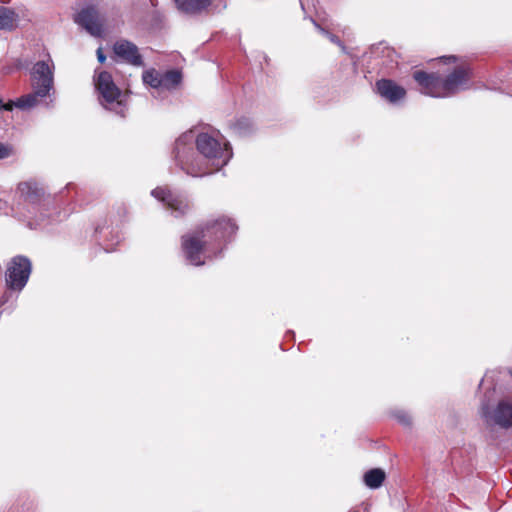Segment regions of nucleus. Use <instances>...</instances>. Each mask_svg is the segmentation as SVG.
Segmentation results:
<instances>
[{"label":"nucleus","instance_id":"nucleus-1","mask_svg":"<svg viewBox=\"0 0 512 512\" xmlns=\"http://www.w3.org/2000/svg\"><path fill=\"white\" fill-rule=\"evenodd\" d=\"M237 229L234 220L224 215L198 225L181 237V249L186 260L195 266L204 265L206 258L211 259L222 251L226 240Z\"/></svg>","mask_w":512,"mask_h":512},{"label":"nucleus","instance_id":"nucleus-2","mask_svg":"<svg viewBox=\"0 0 512 512\" xmlns=\"http://www.w3.org/2000/svg\"><path fill=\"white\" fill-rule=\"evenodd\" d=\"M192 135L184 134L175 141L174 157L179 167L192 177H202L213 172L207 162L197 156L190 146Z\"/></svg>","mask_w":512,"mask_h":512},{"label":"nucleus","instance_id":"nucleus-3","mask_svg":"<svg viewBox=\"0 0 512 512\" xmlns=\"http://www.w3.org/2000/svg\"><path fill=\"white\" fill-rule=\"evenodd\" d=\"M32 270L31 261L22 255L11 259L5 273L8 288L20 291L26 285Z\"/></svg>","mask_w":512,"mask_h":512},{"label":"nucleus","instance_id":"nucleus-4","mask_svg":"<svg viewBox=\"0 0 512 512\" xmlns=\"http://www.w3.org/2000/svg\"><path fill=\"white\" fill-rule=\"evenodd\" d=\"M198 152L206 159H221L226 164L231 156L228 143L223 145L209 133H199L195 139Z\"/></svg>","mask_w":512,"mask_h":512},{"label":"nucleus","instance_id":"nucleus-5","mask_svg":"<svg viewBox=\"0 0 512 512\" xmlns=\"http://www.w3.org/2000/svg\"><path fill=\"white\" fill-rule=\"evenodd\" d=\"M31 85L37 94L49 96L54 87V64L52 60L38 61L31 71Z\"/></svg>","mask_w":512,"mask_h":512},{"label":"nucleus","instance_id":"nucleus-6","mask_svg":"<svg viewBox=\"0 0 512 512\" xmlns=\"http://www.w3.org/2000/svg\"><path fill=\"white\" fill-rule=\"evenodd\" d=\"M472 70L468 65H459L445 78H442V89L445 97L452 96L459 91L469 88Z\"/></svg>","mask_w":512,"mask_h":512},{"label":"nucleus","instance_id":"nucleus-7","mask_svg":"<svg viewBox=\"0 0 512 512\" xmlns=\"http://www.w3.org/2000/svg\"><path fill=\"white\" fill-rule=\"evenodd\" d=\"M95 87L101 96V104L122 105V92L115 84L112 75L107 71H101L95 79Z\"/></svg>","mask_w":512,"mask_h":512},{"label":"nucleus","instance_id":"nucleus-8","mask_svg":"<svg viewBox=\"0 0 512 512\" xmlns=\"http://www.w3.org/2000/svg\"><path fill=\"white\" fill-rule=\"evenodd\" d=\"M74 21L92 36L100 37L103 34L104 18L93 5L81 9L74 16Z\"/></svg>","mask_w":512,"mask_h":512},{"label":"nucleus","instance_id":"nucleus-9","mask_svg":"<svg viewBox=\"0 0 512 512\" xmlns=\"http://www.w3.org/2000/svg\"><path fill=\"white\" fill-rule=\"evenodd\" d=\"M413 79L419 85L422 93L436 98H444L442 77L438 73H428L423 70L413 72Z\"/></svg>","mask_w":512,"mask_h":512},{"label":"nucleus","instance_id":"nucleus-10","mask_svg":"<svg viewBox=\"0 0 512 512\" xmlns=\"http://www.w3.org/2000/svg\"><path fill=\"white\" fill-rule=\"evenodd\" d=\"M152 195L163 202L168 209L175 213L176 217L183 216L189 210V203L186 199L174 195L166 187H157L152 190Z\"/></svg>","mask_w":512,"mask_h":512},{"label":"nucleus","instance_id":"nucleus-11","mask_svg":"<svg viewBox=\"0 0 512 512\" xmlns=\"http://www.w3.org/2000/svg\"><path fill=\"white\" fill-rule=\"evenodd\" d=\"M114 56L132 66H143V58L138 47L126 39L117 40L112 47Z\"/></svg>","mask_w":512,"mask_h":512},{"label":"nucleus","instance_id":"nucleus-12","mask_svg":"<svg viewBox=\"0 0 512 512\" xmlns=\"http://www.w3.org/2000/svg\"><path fill=\"white\" fill-rule=\"evenodd\" d=\"M375 90L380 97L392 104L402 101L407 95V91L403 86L387 78L377 80Z\"/></svg>","mask_w":512,"mask_h":512},{"label":"nucleus","instance_id":"nucleus-13","mask_svg":"<svg viewBox=\"0 0 512 512\" xmlns=\"http://www.w3.org/2000/svg\"><path fill=\"white\" fill-rule=\"evenodd\" d=\"M17 192L24 202L32 205L40 204L46 197L45 187L35 179L20 182Z\"/></svg>","mask_w":512,"mask_h":512},{"label":"nucleus","instance_id":"nucleus-14","mask_svg":"<svg viewBox=\"0 0 512 512\" xmlns=\"http://www.w3.org/2000/svg\"><path fill=\"white\" fill-rule=\"evenodd\" d=\"M178 11L186 15H200L208 11L212 0H174Z\"/></svg>","mask_w":512,"mask_h":512},{"label":"nucleus","instance_id":"nucleus-15","mask_svg":"<svg viewBox=\"0 0 512 512\" xmlns=\"http://www.w3.org/2000/svg\"><path fill=\"white\" fill-rule=\"evenodd\" d=\"M494 422L502 428L512 427V404L507 401H500L493 413Z\"/></svg>","mask_w":512,"mask_h":512},{"label":"nucleus","instance_id":"nucleus-16","mask_svg":"<svg viewBox=\"0 0 512 512\" xmlns=\"http://www.w3.org/2000/svg\"><path fill=\"white\" fill-rule=\"evenodd\" d=\"M386 479V473L381 468H373L368 470L363 477L364 483L371 489H377L382 486Z\"/></svg>","mask_w":512,"mask_h":512},{"label":"nucleus","instance_id":"nucleus-17","mask_svg":"<svg viewBox=\"0 0 512 512\" xmlns=\"http://www.w3.org/2000/svg\"><path fill=\"white\" fill-rule=\"evenodd\" d=\"M17 14L6 8L0 7V30H12L16 27Z\"/></svg>","mask_w":512,"mask_h":512},{"label":"nucleus","instance_id":"nucleus-18","mask_svg":"<svg viewBox=\"0 0 512 512\" xmlns=\"http://www.w3.org/2000/svg\"><path fill=\"white\" fill-rule=\"evenodd\" d=\"M47 97L46 95L37 94V90L33 89V91L29 94L23 95L16 100V107L21 109L31 108L38 104V102Z\"/></svg>","mask_w":512,"mask_h":512},{"label":"nucleus","instance_id":"nucleus-19","mask_svg":"<svg viewBox=\"0 0 512 512\" xmlns=\"http://www.w3.org/2000/svg\"><path fill=\"white\" fill-rule=\"evenodd\" d=\"M182 80V74L178 70H169L162 74V88L163 89H174L176 88Z\"/></svg>","mask_w":512,"mask_h":512},{"label":"nucleus","instance_id":"nucleus-20","mask_svg":"<svg viewBox=\"0 0 512 512\" xmlns=\"http://www.w3.org/2000/svg\"><path fill=\"white\" fill-rule=\"evenodd\" d=\"M161 79H162V74L158 73L154 69L147 70L143 73L144 83L150 85L153 88H162Z\"/></svg>","mask_w":512,"mask_h":512},{"label":"nucleus","instance_id":"nucleus-21","mask_svg":"<svg viewBox=\"0 0 512 512\" xmlns=\"http://www.w3.org/2000/svg\"><path fill=\"white\" fill-rule=\"evenodd\" d=\"M12 154V147L0 142V160L8 158Z\"/></svg>","mask_w":512,"mask_h":512},{"label":"nucleus","instance_id":"nucleus-22","mask_svg":"<svg viewBox=\"0 0 512 512\" xmlns=\"http://www.w3.org/2000/svg\"><path fill=\"white\" fill-rule=\"evenodd\" d=\"M395 416L401 424H403L405 426H409L411 424V417L408 414H406L404 412H400V413H397Z\"/></svg>","mask_w":512,"mask_h":512},{"label":"nucleus","instance_id":"nucleus-23","mask_svg":"<svg viewBox=\"0 0 512 512\" xmlns=\"http://www.w3.org/2000/svg\"><path fill=\"white\" fill-rule=\"evenodd\" d=\"M249 121L248 119L246 118H242V119H239L237 120L235 123H234V128L237 129V130H241V129H245V128H248L249 127Z\"/></svg>","mask_w":512,"mask_h":512},{"label":"nucleus","instance_id":"nucleus-24","mask_svg":"<svg viewBox=\"0 0 512 512\" xmlns=\"http://www.w3.org/2000/svg\"><path fill=\"white\" fill-rule=\"evenodd\" d=\"M2 107V110L5 111H12L14 107H16V101H8L7 103H4Z\"/></svg>","mask_w":512,"mask_h":512},{"label":"nucleus","instance_id":"nucleus-25","mask_svg":"<svg viewBox=\"0 0 512 512\" xmlns=\"http://www.w3.org/2000/svg\"><path fill=\"white\" fill-rule=\"evenodd\" d=\"M97 59H98V61H99L100 63H102V64H103V63L105 62V60H106V56H105V54L103 53L102 48H98V50H97Z\"/></svg>","mask_w":512,"mask_h":512},{"label":"nucleus","instance_id":"nucleus-26","mask_svg":"<svg viewBox=\"0 0 512 512\" xmlns=\"http://www.w3.org/2000/svg\"><path fill=\"white\" fill-rule=\"evenodd\" d=\"M331 41H332V42H334V43H337V44H339V43H340L339 38H338L337 36H335V35H332V36H331Z\"/></svg>","mask_w":512,"mask_h":512},{"label":"nucleus","instance_id":"nucleus-27","mask_svg":"<svg viewBox=\"0 0 512 512\" xmlns=\"http://www.w3.org/2000/svg\"><path fill=\"white\" fill-rule=\"evenodd\" d=\"M446 59L449 60V61H453V62L456 61V57L455 56H449Z\"/></svg>","mask_w":512,"mask_h":512},{"label":"nucleus","instance_id":"nucleus-28","mask_svg":"<svg viewBox=\"0 0 512 512\" xmlns=\"http://www.w3.org/2000/svg\"><path fill=\"white\" fill-rule=\"evenodd\" d=\"M3 104L4 103H3L2 99L0 98V106H3ZM0 110H2V107H0Z\"/></svg>","mask_w":512,"mask_h":512}]
</instances>
